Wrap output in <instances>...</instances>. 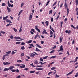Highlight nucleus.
Segmentation results:
<instances>
[{
  "instance_id": "5",
  "label": "nucleus",
  "mask_w": 78,
  "mask_h": 78,
  "mask_svg": "<svg viewBox=\"0 0 78 78\" xmlns=\"http://www.w3.org/2000/svg\"><path fill=\"white\" fill-rule=\"evenodd\" d=\"M73 70L71 72H70L69 73L67 74H66V76H68V75H71V74H72V73L73 72Z\"/></svg>"
},
{
  "instance_id": "45",
  "label": "nucleus",
  "mask_w": 78,
  "mask_h": 78,
  "mask_svg": "<svg viewBox=\"0 0 78 78\" xmlns=\"http://www.w3.org/2000/svg\"><path fill=\"white\" fill-rule=\"evenodd\" d=\"M9 37L10 39H13V38H14V37H13V36H12V35L10 36Z\"/></svg>"
},
{
  "instance_id": "12",
  "label": "nucleus",
  "mask_w": 78,
  "mask_h": 78,
  "mask_svg": "<svg viewBox=\"0 0 78 78\" xmlns=\"http://www.w3.org/2000/svg\"><path fill=\"white\" fill-rule=\"evenodd\" d=\"M56 58V56L55 55L53 56H52V57H51L49 58L50 59H51V58H52V59H54V58Z\"/></svg>"
},
{
  "instance_id": "54",
  "label": "nucleus",
  "mask_w": 78,
  "mask_h": 78,
  "mask_svg": "<svg viewBox=\"0 0 78 78\" xmlns=\"http://www.w3.org/2000/svg\"><path fill=\"white\" fill-rule=\"evenodd\" d=\"M51 73H52V72H50L48 73V75H51Z\"/></svg>"
},
{
  "instance_id": "18",
  "label": "nucleus",
  "mask_w": 78,
  "mask_h": 78,
  "mask_svg": "<svg viewBox=\"0 0 78 78\" xmlns=\"http://www.w3.org/2000/svg\"><path fill=\"white\" fill-rule=\"evenodd\" d=\"M50 28L53 31V32H55V30H53V29L51 28V25H50Z\"/></svg>"
},
{
  "instance_id": "47",
  "label": "nucleus",
  "mask_w": 78,
  "mask_h": 78,
  "mask_svg": "<svg viewBox=\"0 0 78 78\" xmlns=\"http://www.w3.org/2000/svg\"><path fill=\"white\" fill-rule=\"evenodd\" d=\"M35 72V71H30V73H34Z\"/></svg>"
},
{
  "instance_id": "16",
  "label": "nucleus",
  "mask_w": 78,
  "mask_h": 78,
  "mask_svg": "<svg viewBox=\"0 0 78 78\" xmlns=\"http://www.w3.org/2000/svg\"><path fill=\"white\" fill-rule=\"evenodd\" d=\"M8 16H6L5 17H3V20H6V19H8Z\"/></svg>"
},
{
  "instance_id": "42",
  "label": "nucleus",
  "mask_w": 78,
  "mask_h": 78,
  "mask_svg": "<svg viewBox=\"0 0 78 78\" xmlns=\"http://www.w3.org/2000/svg\"><path fill=\"white\" fill-rule=\"evenodd\" d=\"M37 67H43V66L40 65V66H37Z\"/></svg>"
},
{
  "instance_id": "40",
  "label": "nucleus",
  "mask_w": 78,
  "mask_h": 78,
  "mask_svg": "<svg viewBox=\"0 0 78 78\" xmlns=\"http://www.w3.org/2000/svg\"><path fill=\"white\" fill-rule=\"evenodd\" d=\"M29 45H30V46H32V47H34V46L33 45V44H29Z\"/></svg>"
},
{
  "instance_id": "13",
  "label": "nucleus",
  "mask_w": 78,
  "mask_h": 78,
  "mask_svg": "<svg viewBox=\"0 0 78 78\" xmlns=\"http://www.w3.org/2000/svg\"><path fill=\"white\" fill-rule=\"evenodd\" d=\"M32 17H33V15H30L29 17V20H31L32 19Z\"/></svg>"
},
{
  "instance_id": "3",
  "label": "nucleus",
  "mask_w": 78,
  "mask_h": 78,
  "mask_svg": "<svg viewBox=\"0 0 78 78\" xmlns=\"http://www.w3.org/2000/svg\"><path fill=\"white\" fill-rule=\"evenodd\" d=\"M78 57H76L75 59V61L74 62L73 61H70L69 62H76L77 61V60H78Z\"/></svg>"
},
{
  "instance_id": "51",
  "label": "nucleus",
  "mask_w": 78,
  "mask_h": 78,
  "mask_svg": "<svg viewBox=\"0 0 78 78\" xmlns=\"http://www.w3.org/2000/svg\"><path fill=\"white\" fill-rule=\"evenodd\" d=\"M40 61H41V62H43V61H44V60L42 58H41L40 59Z\"/></svg>"
},
{
  "instance_id": "35",
  "label": "nucleus",
  "mask_w": 78,
  "mask_h": 78,
  "mask_svg": "<svg viewBox=\"0 0 78 78\" xmlns=\"http://www.w3.org/2000/svg\"><path fill=\"white\" fill-rule=\"evenodd\" d=\"M47 58H48V56H46L45 57H43V59H47Z\"/></svg>"
},
{
  "instance_id": "32",
  "label": "nucleus",
  "mask_w": 78,
  "mask_h": 78,
  "mask_svg": "<svg viewBox=\"0 0 78 78\" xmlns=\"http://www.w3.org/2000/svg\"><path fill=\"white\" fill-rule=\"evenodd\" d=\"M52 12H53V10H50L49 11V14H52Z\"/></svg>"
},
{
  "instance_id": "17",
  "label": "nucleus",
  "mask_w": 78,
  "mask_h": 78,
  "mask_svg": "<svg viewBox=\"0 0 78 78\" xmlns=\"http://www.w3.org/2000/svg\"><path fill=\"white\" fill-rule=\"evenodd\" d=\"M14 67L13 66H10L9 68V70H12V69H13Z\"/></svg>"
},
{
  "instance_id": "55",
  "label": "nucleus",
  "mask_w": 78,
  "mask_h": 78,
  "mask_svg": "<svg viewBox=\"0 0 78 78\" xmlns=\"http://www.w3.org/2000/svg\"><path fill=\"white\" fill-rule=\"evenodd\" d=\"M5 56L4 55L2 57L3 60H5Z\"/></svg>"
},
{
  "instance_id": "10",
  "label": "nucleus",
  "mask_w": 78,
  "mask_h": 78,
  "mask_svg": "<svg viewBox=\"0 0 78 78\" xmlns=\"http://www.w3.org/2000/svg\"><path fill=\"white\" fill-rule=\"evenodd\" d=\"M43 34H48V33L46 32L45 29H44V31L43 32Z\"/></svg>"
},
{
  "instance_id": "6",
  "label": "nucleus",
  "mask_w": 78,
  "mask_h": 78,
  "mask_svg": "<svg viewBox=\"0 0 78 78\" xmlns=\"http://www.w3.org/2000/svg\"><path fill=\"white\" fill-rule=\"evenodd\" d=\"M11 63H9L8 62H3V64L4 65H9V64H10Z\"/></svg>"
},
{
  "instance_id": "50",
  "label": "nucleus",
  "mask_w": 78,
  "mask_h": 78,
  "mask_svg": "<svg viewBox=\"0 0 78 78\" xmlns=\"http://www.w3.org/2000/svg\"><path fill=\"white\" fill-rule=\"evenodd\" d=\"M71 33V31L70 30H69L68 32V34L69 35V34H70Z\"/></svg>"
},
{
  "instance_id": "44",
  "label": "nucleus",
  "mask_w": 78,
  "mask_h": 78,
  "mask_svg": "<svg viewBox=\"0 0 78 78\" xmlns=\"http://www.w3.org/2000/svg\"><path fill=\"white\" fill-rule=\"evenodd\" d=\"M21 50H24L25 49V47L22 46L21 47Z\"/></svg>"
},
{
  "instance_id": "22",
  "label": "nucleus",
  "mask_w": 78,
  "mask_h": 78,
  "mask_svg": "<svg viewBox=\"0 0 78 78\" xmlns=\"http://www.w3.org/2000/svg\"><path fill=\"white\" fill-rule=\"evenodd\" d=\"M22 11H23V10H21L19 12L18 14V16H20V14H21V13L22 12Z\"/></svg>"
},
{
  "instance_id": "41",
  "label": "nucleus",
  "mask_w": 78,
  "mask_h": 78,
  "mask_svg": "<svg viewBox=\"0 0 78 78\" xmlns=\"http://www.w3.org/2000/svg\"><path fill=\"white\" fill-rule=\"evenodd\" d=\"M78 0H76V5H78Z\"/></svg>"
},
{
  "instance_id": "53",
  "label": "nucleus",
  "mask_w": 78,
  "mask_h": 78,
  "mask_svg": "<svg viewBox=\"0 0 78 78\" xmlns=\"http://www.w3.org/2000/svg\"><path fill=\"white\" fill-rule=\"evenodd\" d=\"M59 16H58L56 19V20H58V19H59Z\"/></svg>"
},
{
  "instance_id": "14",
  "label": "nucleus",
  "mask_w": 78,
  "mask_h": 78,
  "mask_svg": "<svg viewBox=\"0 0 78 78\" xmlns=\"http://www.w3.org/2000/svg\"><path fill=\"white\" fill-rule=\"evenodd\" d=\"M38 36H39V33L38 32L37 33V34L36 36L35 37L34 39H36V38H37V37H38Z\"/></svg>"
},
{
  "instance_id": "62",
  "label": "nucleus",
  "mask_w": 78,
  "mask_h": 78,
  "mask_svg": "<svg viewBox=\"0 0 78 78\" xmlns=\"http://www.w3.org/2000/svg\"><path fill=\"white\" fill-rule=\"evenodd\" d=\"M21 45H25V43L22 42L21 44Z\"/></svg>"
},
{
  "instance_id": "38",
  "label": "nucleus",
  "mask_w": 78,
  "mask_h": 78,
  "mask_svg": "<svg viewBox=\"0 0 78 78\" xmlns=\"http://www.w3.org/2000/svg\"><path fill=\"white\" fill-rule=\"evenodd\" d=\"M13 30H14V31H15V32H17V30L15 29V28H13Z\"/></svg>"
},
{
  "instance_id": "57",
  "label": "nucleus",
  "mask_w": 78,
  "mask_h": 78,
  "mask_svg": "<svg viewBox=\"0 0 78 78\" xmlns=\"http://www.w3.org/2000/svg\"><path fill=\"white\" fill-rule=\"evenodd\" d=\"M24 70H26L27 71V70H28L29 69H28V68H25V69H24Z\"/></svg>"
},
{
  "instance_id": "29",
  "label": "nucleus",
  "mask_w": 78,
  "mask_h": 78,
  "mask_svg": "<svg viewBox=\"0 0 78 78\" xmlns=\"http://www.w3.org/2000/svg\"><path fill=\"white\" fill-rule=\"evenodd\" d=\"M55 50H53L51 51L50 52V53H53L55 52Z\"/></svg>"
},
{
  "instance_id": "23",
  "label": "nucleus",
  "mask_w": 78,
  "mask_h": 78,
  "mask_svg": "<svg viewBox=\"0 0 78 78\" xmlns=\"http://www.w3.org/2000/svg\"><path fill=\"white\" fill-rule=\"evenodd\" d=\"M9 68H5L4 70L3 71H8V70H9Z\"/></svg>"
},
{
  "instance_id": "9",
  "label": "nucleus",
  "mask_w": 78,
  "mask_h": 78,
  "mask_svg": "<svg viewBox=\"0 0 78 78\" xmlns=\"http://www.w3.org/2000/svg\"><path fill=\"white\" fill-rule=\"evenodd\" d=\"M15 39H21V37H14Z\"/></svg>"
},
{
  "instance_id": "4",
  "label": "nucleus",
  "mask_w": 78,
  "mask_h": 78,
  "mask_svg": "<svg viewBox=\"0 0 78 78\" xmlns=\"http://www.w3.org/2000/svg\"><path fill=\"white\" fill-rule=\"evenodd\" d=\"M36 56V54L34 53H31L30 55V56L31 58H34Z\"/></svg>"
},
{
  "instance_id": "56",
  "label": "nucleus",
  "mask_w": 78,
  "mask_h": 78,
  "mask_svg": "<svg viewBox=\"0 0 78 78\" xmlns=\"http://www.w3.org/2000/svg\"><path fill=\"white\" fill-rule=\"evenodd\" d=\"M51 22H53V18L52 17L51 18Z\"/></svg>"
},
{
  "instance_id": "46",
  "label": "nucleus",
  "mask_w": 78,
  "mask_h": 78,
  "mask_svg": "<svg viewBox=\"0 0 78 78\" xmlns=\"http://www.w3.org/2000/svg\"><path fill=\"white\" fill-rule=\"evenodd\" d=\"M1 33H2V34H5V32L1 31Z\"/></svg>"
},
{
  "instance_id": "49",
  "label": "nucleus",
  "mask_w": 78,
  "mask_h": 78,
  "mask_svg": "<svg viewBox=\"0 0 78 78\" xmlns=\"http://www.w3.org/2000/svg\"><path fill=\"white\" fill-rule=\"evenodd\" d=\"M16 53V52H14V51H12L11 54L12 55H14V54H15Z\"/></svg>"
},
{
  "instance_id": "8",
  "label": "nucleus",
  "mask_w": 78,
  "mask_h": 78,
  "mask_svg": "<svg viewBox=\"0 0 78 78\" xmlns=\"http://www.w3.org/2000/svg\"><path fill=\"white\" fill-rule=\"evenodd\" d=\"M10 9H11V8H9L8 7H7V9L8 10V12H11V10Z\"/></svg>"
},
{
  "instance_id": "48",
  "label": "nucleus",
  "mask_w": 78,
  "mask_h": 78,
  "mask_svg": "<svg viewBox=\"0 0 78 78\" xmlns=\"http://www.w3.org/2000/svg\"><path fill=\"white\" fill-rule=\"evenodd\" d=\"M21 42H17L16 43V44H20Z\"/></svg>"
},
{
  "instance_id": "39",
  "label": "nucleus",
  "mask_w": 78,
  "mask_h": 78,
  "mask_svg": "<svg viewBox=\"0 0 78 78\" xmlns=\"http://www.w3.org/2000/svg\"><path fill=\"white\" fill-rule=\"evenodd\" d=\"M78 76V72L77 73H76V74L75 76V77H77Z\"/></svg>"
},
{
  "instance_id": "21",
  "label": "nucleus",
  "mask_w": 78,
  "mask_h": 78,
  "mask_svg": "<svg viewBox=\"0 0 78 78\" xmlns=\"http://www.w3.org/2000/svg\"><path fill=\"white\" fill-rule=\"evenodd\" d=\"M36 45L38 47V48H42V47H41V46L37 44H36Z\"/></svg>"
},
{
  "instance_id": "33",
  "label": "nucleus",
  "mask_w": 78,
  "mask_h": 78,
  "mask_svg": "<svg viewBox=\"0 0 78 78\" xmlns=\"http://www.w3.org/2000/svg\"><path fill=\"white\" fill-rule=\"evenodd\" d=\"M63 23V22L62 21L60 23L61 24V28H62V24Z\"/></svg>"
},
{
  "instance_id": "28",
  "label": "nucleus",
  "mask_w": 78,
  "mask_h": 78,
  "mask_svg": "<svg viewBox=\"0 0 78 78\" xmlns=\"http://www.w3.org/2000/svg\"><path fill=\"white\" fill-rule=\"evenodd\" d=\"M24 56V53L23 52L21 53V57H22V56Z\"/></svg>"
},
{
  "instance_id": "34",
  "label": "nucleus",
  "mask_w": 78,
  "mask_h": 78,
  "mask_svg": "<svg viewBox=\"0 0 78 78\" xmlns=\"http://www.w3.org/2000/svg\"><path fill=\"white\" fill-rule=\"evenodd\" d=\"M11 51H10L8 52H6V53L7 54H10V53H11Z\"/></svg>"
},
{
  "instance_id": "31",
  "label": "nucleus",
  "mask_w": 78,
  "mask_h": 78,
  "mask_svg": "<svg viewBox=\"0 0 78 78\" xmlns=\"http://www.w3.org/2000/svg\"><path fill=\"white\" fill-rule=\"evenodd\" d=\"M2 6H6V4H5V3H2Z\"/></svg>"
},
{
  "instance_id": "61",
  "label": "nucleus",
  "mask_w": 78,
  "mask_h": 78,
  "mask_svg": "<svg viewBox=\"0 0 78 78\" xmlns=\"http://www.w3.org/2000/svg\"><path fill=\"white\" fill-rule=\"evenodd\" d=\"M23 5H24V3H21V7H22V6H23Z\"/></svg>"
},
{
  "instance_id": "25",
  "label": "nucleus",
  "mask_w": 78,
  "mask_h": 78,
  "mask_svg": "<svg viewBox=\"0 0 78 78\" xmlns=\"http://www.w3.org/2000/svg\"><path fill=\"white\" fill-rule=\"evenodd\" d=\"M45 23H46V26H48V23H49V22H48L47 21L45 22Z\"/></svg>"
},
{
  "instance_id": "30",
  "label": "nucleus",
  "mask_w": 78,
  "mask_h": 78,
  "mask_svg": "<svg viewBox=\"0 0 78 78\" xmlns=\"http://www.w3.org/2000/svg\"><path fill=\"white\" fill-rule=\"evenodd\" d=\"M36 51H40V50L39 49L36 48Z\"/></svg>"
},
{
  "instance_id": "2",
  "label": "nucleus",
  "mask_w": 78,
  "mask_h": 78,
  "mask_svg": "<svg viewBox=\"0 0 78 78\" xmlns=\"http://www.w3.org/2000/svg\"><path fill=\"white\" fill-rule=\"evenodd\" d=\"M63 46H62V45H61L60 46V49L58 50V51L59 52L60 51H64V50L63 49Z\"/></svg>"
},
{
  "instance_id": "36",
  "label": "nucleus",
  "mask_w": 78,
  "mask_h": 78,
  "mask_svg": "<svg viewBox=\"0 0 78 78\" xmlns=\"http://www.w3.org/2000/svg\"><path fill=\"white\" fill-rule=\"evenodd\" d=\"M57 3V1H56L53 4V5H52L53 6H54Z\"/></svg>"
},
{
  "instance_id": "37",
  "label": "nucleus",
  "mask_w": 78,
  "mask_h": 78,
  "mask_svg": "<svg viewBox=\"0 0 78 78\" xmlns=\"http://www.w3.org/2000/svg\"><path fill=\"white\" fill-rule=\"evenodd\" d=\"M9 25L11 26V25H12V24H11L10 23H9V24H7L6 25V27H9Z\"/></svg>"
},
{
  "instance_id": "1",
  "label": "nucleus",
  "mask_w": 78,
  "mask_h": 78,
  "mask_svg": "<svg viewBox=\"0 0 78 78\" xmlns=\"http://www.w3.org/2000/svg\"><path fill=\"white\" fill-rule=\"evenodd\" d=\"M64 6L65 7L66 9H67L68 14H69V8H68V6L67 5L66 2Z\"/></svg>"
},
{
  "instance_id": "26",
  "label": "nucleus",
  "mask_w": 78,
  "mask_h": 78,
  "mask_svg": "<svg viewBox=\"0 0 78 78\" xmlns=\"http://www.w3.org/2000/svg\"><path fill=\"white\" fill-rule=\"evenodd\" d=\"M55 69H56V67H54L52 68H51V70H55Z\"/></svg>"
},
{
  "instance_id": "7",
  "label": "nucleus",
  "mask_w": 78,
  "mask_h": 78,
  "mask_svg": "<svg viewBox=\"0 0 78 78\" xmlns=\"http://www.w3.org/2000/svg\"><path fill=\"white\" fill-rule=\"evenodd\" d=\"M21 66H20V68H22V69H24L25 67V65L22 64L21 65Z\"/></svg>"
},
{
  "instance_id": "11",
  "label": "nucleus",
  "mask_w": 78,
  "mask_h": 78,
  "mask_svg": "<svg viewBox=\"0 0 78 78\" xmlns=\"http://www.w3.org/2000/svg\"><path fill=\"white\" fill-rule=\"evenodd\" d=\"M32 41H33V40H30L28 41H27L26 43H27V44H30V43H31V42H32Z\"/></svg>"
},
{
  "instance_id": "60",
  "label": "nucleus",
  "mask_w": 78,
  "mask_h": 78,
  "mask_svg": "<svg viewBox=\"0 0 78 78\" xmlns=\"http://www.w3.org/2000/svg\"><path fill=\"white\" fill-rule=\"evenodd\" d=\"M53 34V32H52V31H51V30L50 31V34L51 35V34Z\"/></svg>"
},
{
  "instance_id": "64",
  "label": "nucleus",
  "mask_w": 78,
  "mask_h": 78,
  "mask_svg": "<svg viewBox=\"0 0 78 78\" xmlns=\"http://www.w3.org/2000/svg\"><path fill=\"white\" fill-rule=\"evenodd\" d=\"M21 78L20 76L19 75L16 76V78Z\"/></svg>"
},
{
  "instance_id": "63",
  "label": "nucleus",
  "mask_w": 78,
  "mask_h": 78,
  "mask_svg": "<svg viewBox=\"0 0 78 78\" xmlns=\"http://www.w3.org/2000/svg\"><path fill=\"white\" fill-rule=\"evenodd\" d=\"M15 66H20V64H15Z\"/></svg>"
},
{
  "instance_id": "43",
  "label": "nucleus",
  "mask_w": 78,
  "mask_h": 78,
  "mask_svg": "<svg viewBox=\"0 0 78 78\" xmlns=\"http://www.w3.org/2000/svg\"><path fill=\"white\" fill-rule=\"evenodd\" d=\"M11 71H12V72H16V69H12Z\"/></svg>"
},
{
  "instance_id": "58",
  "label": "nucleus",
  "mask_w": 78,
  "mask_h": 78,
  "mask_svg": "<svg viewBox=\"0 0 78 78\" xmlns=\"http://www.w3.org/2000/svg\"><path fill=\"white\" fill-rule=\"evenodd\" d=\"M17 62H22V61L20 60H18L17 61Z\"/></svg>"
},
{
  "instance_id": "19",
  "label": "nucleus",
  "mask_w": 78,
  "mask_h": 78,
  "mask_svg": "<svg viewBox=\"0 0 78 78\" xmlns=\"http://www.w3.org/2000/svg\"><path fill=\"white\" fill-rule=\"evenodd\" d=\"M39 63H40V64H41V65H43V64H45V63H46V62H44L43 63V62H40Z\"/></svg>"
},
{
  "instance_id": "24",
  "label": "nucleus",
  "mask_w": 78,
  "mask_h": 78,
  "mask_svg": "<svg viewBox=\"0 0 78 78\" xmlns=\"http://www.w3.org/2000/svg\"><path fill=\"white\" fill-rule=\"evenodd\" d=\"M10 8V7H13L14 6V5L13 4H11L8 6Z\"/></svg>"
},
{
  "instance_id": "20",
  "label": "nucleus",
  "mask_w": 78,
  "mask_h": 78,
  "mask_svg": "<svg viewBox=\"0 0 78 78\" xmlns=\"http://www.w3.org/2000/svg\"><path fill=\"white\" fill-rule=\"evenodd\" d=\"M7 22H8V23H12L11 21L9 20H6Z\"/></svg>"
},
{
  "instance_id": "52",
  "label": "nucleus",
  "mask_w": 78,
  "mask_h": 78,
  "mask_svg": "<svg viewBox=\"0 0 78 78\" xmlns=\"http://www.w3.org/2000/svg\"><path fill=\"white\" fill-rule=\"evenodd\" d=\"M37 26H36L35 27V30H38V28H37Z\"/></svg>"
},
{
  "instance_id": "15",
  "label": "nucleus",
  "mask_w": 78,
  "mask_h": 78,
  "mask_svg": "<svg viewBox=\"0 0 78 78\" xmlns=\"http://www.w3.org/2000/svg\"><path fill=\"white\" fill-rule=\"evenodd\" d=\"M34 63L35 64H39V63H38L37 60H36V61L34 62Z\"/></svg>"
},
{
  "instance_id": "27",
  "label": "nucleus",
  "mask_w": 78,
  "mask_h": 78,
  "mask_svg": "<svg viewBox=\"0 0 78 78\" xmlns=\"http://www.w3.org/2000/svg\"><path fill=\"white\" fill-rule=\"evenodd\" d=\"M59 39H60V43H61V42H62V38L60 37Z\"/></svg>"
},
{
  "instance_id": "59",
  "label": "nucleus",
  "mask_w": 78,
  "mask_h": 78,
  "mask_svg": "<svg viewBox=\"0 0 78 78\" xmlns=\"http://www.w3.org/2000/svg\"><path fill=\"white\" fill-rule=\"evenodd\" d=\"M22 31V29L20 28V30H19V33H20V32H21V31Z\"/></svg>"
}]
</instances>
